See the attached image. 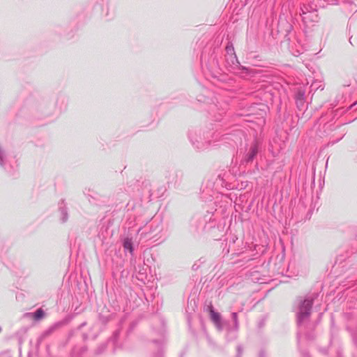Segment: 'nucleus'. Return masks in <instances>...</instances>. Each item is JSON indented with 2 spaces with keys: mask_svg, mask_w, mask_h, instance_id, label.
Listing matches in <instances>:
<instances>
[{
  "mask_svg": "<svg viewBox=\"0 0 357 357\" xmlns=\"http://www.w3.org/2000/svg\"><path fill=\"white\" fill-rule=\"evenodd\" d=\"M188 137L192 144L199 150H204L211 146H218V142L220 137L218 133H213L211 139H204L202 137L201 134L196 130H190L188 134Z\"/></svg>",
  "mask_w": 357,
  "mask_h": 357,
  "instance_id": "f257e3e1",
  "label": "nucleus"
},
{
  "mask_svg": "<svg viewBox=\"0 0 357 357\" xmlns=\"http://www.w3.org/2000/svg\"><path fill=\"white\" fill-rule=\"evenodd\" d=\"M313 300L314 298L311 296L307 297L304 300H299L298 311L297 312V324L299 328L302 326H305L309 320Z\"/></svg>",
  "mask_w": 357,
  "mask_h": 357,
  "instance_id": "f03ea898",
  "label": "nucleus"
},
{
  "mask_svg": "<svg viewBox=\"0 0 357 357\" xmlns=\"http://www.w3.org/2000/svg\"><path fill=\"white\" fill-rule=\"evenodd\" d=\"M300 16L306 26L312 25L313 23L318 21L319 18L316 6L313 7L309 5H303L301 8Z\"/></svg>",
  "mask_w": 357,
  "mask_h": 357,
  "instance_id": "7ed1b4c3",
  "label": "nucleus"
},
{
  "mask_svg": "<svg viewBox=\"0 0 357 357\" xmlns=\"http://www.w3.org/2000/svg\"><path fill=\"white\" fill-rule=\"evenodd\" d=\"M162 225L159 222H155L153 220L150 225V230L148 232L142 231V229L140 228L138 230V234H139L142 236H146L147 234H153V237L156 236L160 232L162 231Z\"/></svg>",
  "mask_w": 357,
  "mask_h": 357,
  "instance_id": "20e7f679",
  "label": "nucleus"
},
{
  "mask_svg": "<svg viewBox=\"0 0 357 357\" xmlns=\"http://www.w3.org/2000/svg\"><path fill=\"white\" fill-rule=\"evenodd\" d=\"M258 151H259L258 142H255L251 145L249 152L246 155V158H245L246 162H248L252 161L254 159V158L256 156V155L257 154Z\"/></svg>",
  "mask_w": 357,
  "mask_h": 357,
  "instance_id": "39448f33",
  "label": "nucleus"
},
{
  "mask_svg": "<svg viewBox=\"0 0 357 357\" xmlns=\"http://www.w3.org/2000/svg\"><path fill=\"white\" fill-rule=\"evenodd\" d=\"M8 162V153L5 149L0 144V166L6 169V165Z\"/></svg>",
  "mask_w": 357,
  "mask_h": 357,
  "instance_id": "423d86ee",
  "label": "nucleus"
},
{
  "mask_svg": "<svg viewBox=\"0 0 357 357\" xmlns=\"http://www.w3.org/2000/svg\"><path fill=\"white\" fill-rule=\"evenodd\" d=\"M305 91L303 89H298L296 94V102L297 107L301 109L304 105L305 102Z\"/></svg>",
  "mask_w": 357,
  "mask_h": 357,
  "instance_id": "0eeeda50",
  "label": "nucleus"
},
{
  "mask_svg": "<svg viewBox=\"0 0 357 357\" xmlns=\"http://www.w3.org/2000/svg\"><path fill=\"white\" fill-rule=\"evenodd\" d=\"M26 317H32L35 320H40L45 316L44 311L40 308L38 309L34 313H27L25 314Z\"/></svg>",
  "mask_w": 357,
  "mask_h": 357,
  "instance_id": "6e6552de",
  "label": "nucleus"
},
{
  "mask_svg": "<svg viewBox=\"0 0 357 357\" xmlns=\"http://www.w3.org/2000/svg\"><path fill=\"white\" fill-rule=\"evenodd\" d=\"M123 246L125 250H128L131 254L133 252L132 238L126 237L123 242Z\"/></svg>",
  "mask_w": 357,
  "mask_h": 357,
  "instance_id": "1a4fd4ad",
  "label": "nucleus"
},
{
  "mask_svg": "<svg viewBox=\"0 0 357 357\" xmlns=\"http://www.w3.org/2000/svg\"><path fill=\"white\" fill-rule=\"evenodd\" d=\"M211 317L215 325H220L221 321L220 315L219 313L214 312L213 310H211Z\"/></svg>",
  "mask_w": 357,
  "mask_h": 357,
  "instance_id": "9d476101",
  "label": "nucleus"
},
{
  "mask_svg": "<svg viewBox=\"0 0 357 357\" xmlns=\"http://www.w3.org/2000/svg\"><path fill=\"white\" fill-rule=\"evenodd\" d=\"M231 316L232 321L234 323L233 329L234 331H238V328H239L238 314H237V312H232Z\"/></svg>",
  "mask_w": 357,
  "mask_h": 357,
  "instance_id": "9b49d317",
  "label": "nucleus"
},
{
  "mask_svg": "<svg viewBox=\"0 0 357 357\" xmlns=\"http://www.w3.org/2000/svg\"><path fill=\"white\" fill-rule=\"evenodd\" d=\"M311 90L324 89V84L321 81L316 80L313 82L310 86Z\"/></svg>",
  "mask_w": 357,
  "mask_h": 357,
  "instance_id": "f8f14e48",
  "label": "nucleus"
},
{
  "mask_svg": "<svg viewBox=\"0 0 357 357\" xmlns=\"http://www.w3.org/2000/svg\"><path fill=\"white\" fill-rule=\"evenodd\" d=\"M59 211L61 215V220L63 222H65L68 220V213L66 208H65V206H61L59 207Z\"/></svg>",
  "mask_w": 357,
  "mask_h": 357,
  "instance_id": "ddd939ff",
  "label": "nucleus"
},
{
  "mask_svg": "<svg viewBox=\"0 0 357 357\" xmlns=\"http://www.w3.org/2000/svg\"><path fill=\"white\" fill-rule=\"evenodd\" d=\"M63 324L62 322H58V323H56L54 324L53 326H52L49 329L48 331H47V333H51L52 332H53L54 331H55L56 328H59L60 326H61Z\"/></svg>",
  "mask_w": 357,
  "mask_h": 357,
  "instance_id": "4468645a",
  "label": "nucleus"
},
{
  "mask_svg": "<svg viewBox=\"0 0 357 357\" xmlns=\"http://www.w3.org/2000/svg\"><path fill=\"white\" fill-rule=\"evenodd\" d=\"M226 51H227V54H235L234 49V47L232 46V45L228 44L226 47Z\"/></svg>",
  "mask_w": 357,
  "mask_h": 357,
  "instance_id": "2eb2a0df",
  "label": "nucleus"
},
{
  "mask_svg": "<svg viewBox=\"0 0 357 357\" xmlns=\"http://www.w3.org/2000/svg\"><path fill=\"white\" fill-rule=\"evenodd\" d=\"M237 354L236 357H241L243 351V347L241 345H238L237 348Z\"/></svg>",
  "mask_w": 357,
  "mask_h": 357,
  "instance_id": "dca6fc26",
  "label": "nucleus"
},
{
  "mask_svg": "<svg viewBox=\"0 0 357 357\" xmlns=\"http://www.w3.org/2000/svg\"><path fill=\"white\" fill-rule=\"evenodd\" d=\"M90 192H91V190H90V189H89V190H87V192H86V191H84V194H85L86 196H89V197H91V198L95 199V196L96 195V193L95 192L92 191V192H92V195H91V194H90Z\"/></svg>",
  "mask_w": 357,
  "mask_h": 357,
  "instance_id": "f3484780",
  "label": "nucleus"
},
{
  "mask_svg": "<svg viewBox=\"0 0 357 357\" xmlns=\"http://www.w3.org/2000/svg\"><path fill=\"white\" fill-rule=\"evenodd\" d=\"M79 352L77 351V349H73L72 353V357H78Z\"/></svg>",
  "mask_w": 357,
  "mask_h": 357,
  "instance_id": "a211bd4d",
  "label": "nucleus"
},
{
  "mask_svg": "<svg viewBox=\"0 0 357 357\" xmlns=\"http://www.w3.org/2000/svg\"><path fill=\"white\" fill-rule=\"evenodd\" d=\"M217 328H218V330H222V324H221V321H220V325H216Z\"/></svg>",
  "mask_w": 357,
  "mask_h": 357,
  "instance_id": "6ab92c4d",
  "label": "nucleus"
},
{
  "mask_svg": "<svg viewBox=\"0 0 357 357\" xmlns=\"http://www.w3.org/2000/svg\"><path fill=\"white\" fill-rule=\"evenodd\" d=\"M354 342L357 349V337H354Z\"/></svg>",
  "mask_w": 357,
  "mask_h": 357,
  "instance_id": "aec40b11",
  "label": "nucleus"
},
{
  "mask_svg": "<svg viewBox=\"0 0 357 357\" xmlns=\"http://www.w3.org/2000/svg\"><path fill=\"white\" fill-rule=\"evenodd\" d=\"M153 357H162V354L161 353H158V354H156L155 356H154Z\"/></svg>",
  "mask_w": 357,
  "mask_h": 357,
  "instance_id": "412c9836",
  "label": "nucleus"
},
{
  "mask_svg": "<svg viewBox=\"0 0 357 357\" xmlns=\"http://www.w3.org/2000/svg\"><path fill=\"white\" fill-rule=\"evenodd\" d=\"M303 357H310L307 353L303 354Z\"/></svg>",
  "mask_w": 357,
  "mask_h": 357,
  "instance_id": "4be33fe9",
  "label": "nucleus"
},
{
  "mask_svg": "<svg viewBox=\"0 0 357 357\" xmlns=\"http://www.w3.org/2000/svg\"><path fill=\"white\" fill-rule=\"evenodd\" d=\"M328 2H330L331 3H334L335 0H327Z\"/></svg>",
  "mask_w": 357,
  "mask_h": 357,
  "instance_id": "5701e85b",
  "label": "nucleus"
},
{
  "mask_svg": "<svg viewBox=\"0 0 357 357\" xmlns=\"http://www.w3.org/2000/svg\"><path fill=\"white\" fill-rule=\"evenodd\" d=\"M79 350L82 353H84L85 351V349L84 348H81Z\"/></svg>",
  "mask_w": 357,
  "mask_h": 357,
  "instance_id": "b1692460",
  "label": "nucleus"
},
{
  "mask_svg": "<svg viewBox=\"0 0 357 357\" xmlns=\"http://www.w3.org/2000/svg\"><path fill=\"white\" fill-rule=\"evenodd\" d=\"M354 357H357V349H356V353L354 354Z\"/></svg>",
  "mask_w": 357,
  "mask_h": 357,
  "instance_id": "393cba45",
  "label": "nucleus"
},
{
  "mask_svg": "<svg viewBox=\"0 0 357 357\" xmlns=\"http://www.w3.org/2000/svg\"><path fill=\"white\" fill-rule=\"evenodd\" d=\"M349 42H350V43H351V45H353L352 41H351V38H350V39H349Z\"/></svg>",
  "mask_w": 357,
  "mask_h": 357,
  "instance_id": "a878e982",
  "label": "nucleus"
},
{
  "mask_svg": "<svg viewBox=\"0 0 357 357\" xmlns=\"http://www.w3.org/2000/svg\"><path fill=\"white\" fill-rule=\"evenodd\" d=\"M300 332L298 333V338H299Z\"/></svg>",
  "mask_w": 357,
  "mask_h": 357,
  "instance_id": "bb28decb",
  "label": "nucleus"
},
{
  "mask_svg": "<svg viewBox=\"0 0 357 357\" xmlns=\"http://www.w3.org/2000/svg\"><path fill=\"white\" fill-rule=\"evenodd\" d=\"M1 330H2V328H1V327L0 326V333L1 332Z\"/></svg>",
  "mask_w": 357,
  "mask_h": 357,
  "instance_id": "cd10ccee",
  "label": "nucleus"
}]
</instances>
